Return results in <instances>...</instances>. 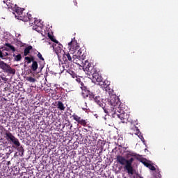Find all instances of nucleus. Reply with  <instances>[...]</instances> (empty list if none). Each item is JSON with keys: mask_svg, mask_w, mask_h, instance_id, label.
<instances>
[{"mask_svg": "<svg viewBox=\"0 0 178 178\" xmlns=\"http://www.w3.org/2000/svg\"><path fill=\"white\" fill-rule=\"evenodd\" d=\"M75 79L77 83H80L81 84L80 88L81 89V95L83 98H84V99H87V98H88L89 101H93L95 102V104H97V105L104 109L105 113H108V110H106L105 108L106 104L104 102V99L99 96H96L95 93L90 91V89H88L87 86L83 82H81V80L80 78H79V76L75 77Z\"/></svg>", "mask_w": 178, "mask_h": 178, "instance_id": "obj_1", "label": "nucleus"}, {"mask_svg": "<svg viewBox=\"0 0 178 178\" xmlns=\"http://www.w3.org/2000/svg\"><path fill=\"white\" fill-rule=\"evenodd\" d=\"M31 52H33V55H37V54H38V51H37V49H33V47H32V51Z\"/></svg>", "mask_w": 178, "mask_h": 178, "instance_id": "obj_34", "label": "nucleus"}, {"mask_svg": "<svg viewBox=\"0 0 178 178\" xmlns=\"http://www.w3.org/2000/svg\"><path fill=\"white\" fill-rule=\"evenodd\" d=\"M49 38L51 39V41H53V42H55L56 44H58V40L54 38V35H52L51 33H48Z\"/></svg>", "mask_w": 178, "mask_h": 178, "instance_id": "obj_25", "label": "nucleus"}, {"mask_svg": "<svg viewBox=\"0 0 178 178\" xmlns=\"http://www.w3.org/2000/svg\"><path fill=\"white\" fill-rule=\"evenodd\" d=\"M69 74H70V76H72V79H76V77H77V74H76V72H74V71H73V69L71 70L70 71H68Z\"/></svg>", "mask_w": 178, "mask_h": 178, "instance_id": "obj_23", "label": "nucleus"}, {"mask_svg": "<svg viewBox=\"0 0 178 178\" xmlns=\"http://www.w3.org/2000/svg\"><path fill=\"white\" fill-rule=\"evenodd\" d=\"M72 118L74 120H76V122H80V120L81 119V117H79V115H76V113H74L72 115Z\"/></svg>", "mask_w": 178, "mask_h": 178, "instance_id": "obj_24", "label": "nucleus"}, {"mask_svg": "<svg viewBox=\"0 0 178 178\" xmlns=\"http://www.w3.org/2000/svg\"><path fill=\"white\" fill-rule=\"evenodd\" d=\"M74 67V65H73V63L71 61H67V60L64 61V63H63V71L61 73H63V72H66V73L69 72Z\"/></svg>", "mask_w": 178, "mask_h": 178, "instance_id": "obj_9", "label": "nucleus"}, {"mask_svg": "<svg viewBox=\"0 0 178 178\" xmlns=\"http://www.w3.org/2000/svg\"><path fill=\"white\" fill-rule=\"evenodd\" d=\"M4 101H6V99L4 98Z\"/></svg>", "mask_w": 178, "mask_h": 178, "instance_id": "obj_39", "label": "nucleus"}, {"mask_svg": "<svg viewBox=\"0 0 178 178\" xmlns=\"http://www.w3.org/2000/svg\"><path fill=\"white\" fill-rule=\"evenodd\" d=\"M9 56V53L8 52H2V50H0V59H1L2 60H6L8 59H9V60H11V58Z\"/></svg>", "mask_w": 178, "mask_h": 178, "instance_id": "obj_15", "label": "nucleus"}, {"mask_svg": "<svg viewBox=\"0 0 178 178\" xmlns=\"http://www.w3.org/2000/svg\"><path fill=\"white\" fill-rule=\"evenodd\" d=\"M4 47H4V51H12L13 52H16V48L10 43L4 44Z\"/></svg>", "mask_w": 178, "mask_h": 178, "instance_id": "obj_16", "label": "nucleus"}, {"mask_svg": "<svg viewBox=\"0 0 178 178\" xmlns=\"http://www.w3.org/2000/svg\"><path fill=\"white\" fill-rule=\"evenodd\" d=\"M132 130L135 131L134 134H136V136H138V137H139L141 141H144V136H143V135L141 134V132L140 131V129H138V127H134V128H132Z\"/></svg>", "mask_w": 178, "mask_h": 178, "instance_id": "obj_13", "label": "nucleus"}, {"mask_svg": "<svg viewBox=\"0 0 178 178\" xmlns=\"http://www.w3.org/2000/svg\"><path fill=\"white\" fill-rule=\"evenodd\" d=\"M68 48H70L69 51H64L63 54V60H67V62H72V60L73 59V55L76 54L77 49L80 48V46L79 45V43H77V40L72 39L71 42H68Z\"/></svg>", "mask_w": 178, "mask_h": 178, "instance_id": "obj_3", "label": "nucleus"}, {"mask_svg": "<svg viewBox=\"0 0 178 178\" xmlns=\"http://www.w3.org/2000/svg\"><path fill=\"white\" fill-rule=\"evenodd\" d=\"M13 148H16L17 151L21 153V156H23L24 154V148H23V146L21 145L20 143H19V145L17 146V145H13Z\"/></svg>", "mask_w": 178, "mask_h": 178, "instance_id": "obj_17", "label": "nucleus"}, {"mask_svg": "<svg viewBox=\"0 0 178 178\" xmlns=\"http://www.w3.org/2000/svg\"><path fill=\"white\" fill-rule=\"evenodd\" d=\"M33 46L29 45L27 47H26L24 50V56H27L29 54H30L31 51H32Z\"/></svg>", "mask_w": 178, "mask_h": 178, "instance_id": "obj_18", "label": "nucleus"}, {"mask_svg": "<svg viewBox=\"0 0 178 178\" xmlns=\"http://www.w3.org/2000/svg\"><path fill=\"white\" fill-rule=\"evenodd\" d=\"M79 124H81V126H87V122H86L84 120H79L78 122Z\"/></svg>", "mask_w": 178, "mask_h": 178, "instance_id": "obj_28", "label": "nucleus"}, {"mask_svg": "<svg viewBox=\"0 0 178 178\" xmlns=\"http://www.w3.org/2000/svg\"><path fill=\"white\" fill-rule=\"evenodd\" d=\"M25 60H26V63L27 65H30V63H31V60L30 58V56H26V57L24 58Z\"/></svg>", "mask_w": 178, "mask_h": 178, "instance_id": "obj_29", "label": "nucleus"}, {"mask_svg": "<svg viewBox=\"0 0 178 178\" xmlns=\"http://www.w3.org/2000/svg\"><path fill=\"white\" fill-rule=\"evenodd\" d=\"M63 46L62 44L59 43L58 41V43L54 44H53V49L54 50L55 53L58 56H59L60 52L63 51Z\"/></svg>", "mask_w": 178, "mask_h": 178, "instance_id": "obj_11", "label": "nucleus"}, {"mask_svg": "<svg viewBox=\"0 0 178 178\" xmlns=\"http://www.w3.org/2000/svg\"><path fill=\"white\" fill-rule=\"evenodd\" d=\"M30 59H31V62H32V63H34V62H35V58L34 57V56H29Z\"/></svg>", "mask_w": 178, "mask_h": 178, "instance_id": "obj_33", "label": "nucleus"}, {"mask_svg": "<svg viewBox=\"0 0 178 178\" xmlns=\"http://www.w3.org/2000/svg\"><path fill=\"white\" fill-rule=\"evenodd\" d=\"M10 3H9L8 1H6V5L8 8V9H13V4H10Z\"/></svg>", "mask_w": 178, "mask_h": 178, "instance_id": "obj_31", "label": "nucleus"}, {"mask_svg": "<svg viewBox=\"0 0 178 178\" xmlns=\"http://www.w3.org/2000/svg\"><path fill=\"white\" fill-rule=\"evenodd\" d=\"M14 10L17 15H15V17H17L19 20H22V22L29 21L31 22V24H34V26H38L40 22H38V20L35 18L33 19V17H31V15H29V13H27V15L26 16L23 15V10H24V9H22V8L15 6L14 8Z\"/></svg>", "mask_w": 178, "mask_h": 178, "instance_id": "obj_4", "label": "nucleus"}, {"mask_svg": "<svg viewBox=\"0 0 178 178\" xmlns=\"http://www.w3.org/2000/svg\"><path fill=\"white\" fill-rule=\"evenodd\" d=\"M76 51H77V53H76V54H75V55H76V56H78L79 58H83V56H84V54L80 49V47L79 48V49H76Z\"/></svg>", "mask_w": 178, "mask_h": 178, "instance_id": "obj_22", "label": "nucleus"}, {"mask_svg": "<svg viewBox=\"0 0 178 178\" xmlns=\"http://www.w3.org/2000/svg\"><path fill=\"white\" fill-rule=\"evenodd\" d=\"M38 58L40 60H45V59H44V57H42V54H41V53L38 52L37 54Z\"/></svg>", "mask_w": 178, "mask_h": 178, "instance_id": "obj_30", "label": "nucleus"}, {"mask_svg": "<svg viewBox=\"0 0 178 178\" xmlns=\"http://www.w3.org/2000/svg\"><path fill=\"white\" fill-rule=\"evenodd\" d=\"M31 69L33 70V72L37 71V69H38V63L37 61H33L31 66Z\"/></svg>", "mask_w": 178, "mask_h": 178, "instance_id": "obj_20", "label": "nucleus"}, {"mask_svg": "<svg viewBox=\"0 0 178 178\" xmlns=\"http://www.w3.org/2000/svg\"><path fill=\"white\" fill-rule=\"evenodd\" d=\"M143 163L146 168H148L151 163L147 162V161H143Z\"/></svg>", "mask_w": 178, "mask_h": 178, "instance_id": "obj_35", "label": "nucleus"}, {"mask_svg": "<svg viewBox=\"0 0 178 178\" xmlns=\"http://www.w3.org/2000/svg\"><path fill=\"white\" fill-rule=\"evenodd\" d=\"M72 62L73 63H76V65H79V66L81 67V65L84 63V58L82 57H79L77 55H73Z\"/></svg>", "mask_w": 178, "mask_h": 178, "instance_id": "obj_12", "label": "nucleus"}, {"mask_svg": "<svg viewBox=\"0 0 178 178\" xmlns=\"http://www.w3.org/2000/svg\"><path fill=\"white\" fill-rule=\"evenodd\" d=\"M82 69L86 72L87 74H91L94 73L95 69H94V66L88 61V60H84L83 63H82V66H81Z\"/></svg>", "mask_w": 178, "mask_h": 178, "instance_id": "obj_8", "label": "nucleus"}, {"mask_svg": "<svg viewBox=\"0 0 178 178\" xmlns=\"http://www.w3.org/2000/svg\"><path fill=\"white\" fill-rule=\"evenodd\" d=\"M161 173L158 172L157 174V177L156 178H161Z\"/></svg>", "mask_w": 178, "mask_h": 178, "instance_id": "obj_36", "label": "nucleus"}, {"mask_svg": "<svg viewBox=\"0 0 178 178\" xmlns=\"http://www.w3.org/2000/svg\"><path fill=\"white\" fill-rule=\"evenodd\" d=\"M108 101L113 106L114 113H116L119 119L121 120H124V107H123V104L120 102V99L116 95H111Z\"/></svg>", "mask_w": 178, "mask_h": 178, "instance_id": "obj_2", "label": "nucleus"}, {"mask_svg": "<svg viewBox=\"0 0 178 178\" xmlns=\"http://www.w3.org/2000/svg\"><path fill=\"white\" fill-rule=\"evenodd\" d=\"M34 30H37V28H34Z\"/></svg>", "mask_w": 178, "mask_h": 178, "instance_id": "obj_38", "label": "nucleus"}, {"mask_svg": "<svg viewBox=\"0 0 178 178\" xmlns=\"http://www.w3.org/2000/svg\"><path fill=\"white\" fill-rule=\"evenodd\" d=\"M74 3L75 6H77V1L74 0Z\"/></svg>", "mask_w": 178, "mask_h": 178, "instance_id": "obj_37", "label": "nucleus"}, {"mask_svg": "<svg viewBox=\"0 0 178 178\" xmlns=\"http://www.w3.org/2000/svg\"><path fill=\"white\" fill-rule=\"evenodd\" d=\"M102 87L103 88H104L105 91L108 92V94H111V92H112V91H113L112 88H111V86H109V84H106V83H103Z\"/></svg>", "mask_w": 178, "mask_h": 178, "instance_id": "obj_19", "label": "nucleus"}, {"mask_svg": "<svg viewBox=\"0 0 178 178\" xmlns=\"http://www.w3.org/2000/svg\"><path fill=\"white\" fill-rule=\"evenodd\" d=\"M27 81H29V83H35L36 80L35 78H33L31 76L26 77Z\"/></svg>", "mask_w": 178, "mask_h": 178, "instance_id": "obj_26", "label": "nucleus"}, {"mask_svg": "<svg viewBox=\"0 0 178 178\" xmlns=\"http://www.w3.org/2000/svg\"><path fill=\"white\" fill-rule=\"evenodd\" d=\"M15 44L18 47H23V42L19 40H15Z\"/></svg>", "mask_w": 178, "mask_h": 178, "instance_id": "obj_27", "label": "nucleus"}, {"mask_svg": "<svg viewBox=\"0 0 178 178\" xmlns=\"http://www.w3.org/2000/svg\"><path fill=\"white\" fill-rule=\"evenodd\" d=\"M92 75L93 79L96 80V81L97 83H99V86H103V84L105 83L104 81V79L102 78V76L99 75V74H98L95 70V72H93V73L90 74Z\"/></svg>", "mask_w": 178, "mask_h": 178, "instance_id": "obj_10", "label": "nucleus"}, {"mask_svg": "<svg viewBox=\"0 0 178 178\" xmlns=\"http://www.w3.org/2000/svg\"><path fill=\"white\" fill-rule=\"evenodd\" d=\"M150 170H156V168H155V166L152 165V164L149 165V167H147Z\"/></svg>", "mask_w": 178, "mask_h": 178, "instance_id": "obj_32", "label": "nucleus"}, {"mask_svg": "<svg viewBox=\"0 0 178 178\" xmlns=\"http://www.w3.org/2000/svg\"><path fill=\"white\" fill-rule=\"evenodd\" d=\"M0 69L6 73H8V74H16V70H15V68H12L9 64L5 63L1 59H0Z\"/></svg>", "mask_w": 178, "mask_h": 178, "instance_id": "obj_6", "label": "nucleus"}, {"mask_svg": "<svg viewBox=\"0 0 178 178\" xmlns=\"http://www.w3.org/2000/svg\"><path fill=\"white\" fill-rule=\"evenodd\" d=\"M134 161V158L133 157L127 160L126 158L121 155L117 156V162L120 165H125V169L127 170L129 175H134V169L133 168L132 165Z\"/></svg>", "mask_w": 178, "mask_h": 178, "instance_id": "obj_5", "label": "nucleus"}, {"mask_svg": "<svg viewBox=\"0 0 178 178\" xmlns=\"http://www.w3.org/2000/svg\"><path fill=\"white\" fill-rule=\"evenodd\" d=\"M14 60L15 62H20L22 60V54H13Z\"/></svg>", "mask_w": 178, "mask_h": 178, "instance_id": "obj_21", "label": "nucleus"}, {"mask_svg": "<svg viewBox=\"0 0 178 178\" xmlns=\"http://www.w3.org/2000/svg\"><path fill=\"white\" fill-rule=\"evenodd\" d=\"M54 105L56 106L59 111H65L66 108L61 101L56 102Z\"/></svg>", "mask_w": 178, "mask_h": 178, "instance_id": "obj_14", "label": "nucleus"}, {"mask_svg": "<svg viewBox=\"0 0 178 178\" xmlns=\"http://www.w3.org/2000/svg\"><path fill=\"white\" fill-rule=\"evenodd\" d=\"M4 138L7 140L9 143L14 144V145H16L17 147H19L20 145V142L19 141V139H17L12 133L9 132V131H7L4 134Z\"/></svg>", "mask_w": 178, "mask_h": 178, "instance_id": "obj_7", "label": "nucleus"}]
</instances>
